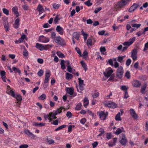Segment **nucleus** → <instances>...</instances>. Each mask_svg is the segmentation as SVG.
Segmentation results:
<instances>
[{
    "label": "nucleus",
    "mask_w": 148,
    "mask_h": 148,
    "mask_svg": "<svg viewBox=\"0 0 148 148\" xmlns=\"http://www.w3.org/2000/svg\"><path fill=\"white\" fill-rule=\"evenodd\" d=\"M47 142L49 144H53L55 143L54 140L51 138L47 139Z\"/></svg>",
    "instance_id": "49530a36"
},
{
    "label": "nucleus",
    "mask_w": 148,
    "mask_h": 148,
    "mask_svg": "<svg viewBox=\"0 0 148 148\" xmlns=\"http://www.w3.org/2000/svg\"><path fill=\"white\" fill-rule=\"evenodd\" d=\"M23 8L25 10H28L29 7L28 5L27 4H25L23 5L22 6Z\"/></svg>",
    "instance_id": "864d4df0"
},
{
    "label": "nucleus",
    "mask_w": 148,
    "mask_h": 148,
    "mask_svg": "<svg viewBox=\"0 0 148 148\" xmlns=\"http://www.w3.org/2000/svg\"><path fill=\"white\" fill-rule=\"evenodd\" d=\"M82 106V103H79L75 107V109L77 110H79L80 109Z\"/></svg>",
    "instance_id": "de8ad7c7"
},
{
    "label": "nucleus",
    "mask_w": 148,
    "mask_h": 148,
    "mask_svg": "<svg viewBox=\"0 0 148 148\" xmlns=\"http://www.w3.org/2000/svg\"><path fill=\"white\" fill-rule=\"evenodd\" d=\"M33 125L36 126L42 127L45 125V123H37L34 122L33 123Z\"/></svg>",
    "instance_id": "c9c22d12"
},
{
    "label": "nucleus",
    "mask_w": 148,
    "mask_h": 148,
    "mask_svg": "<svg viewBox=\"0 0 148 148\" xmlns=\"http://www.w3.org/2000/svg\"><path fill=\"white\" fill-rule=\"evenodd\" d=\"M28 147L27 145H22L19 146V148H27Z\"/></svg>",
    "instance_id": "774afa93"
},
{
    "label": "nucleus",
    "mask_w": 148,
    "mask_h": 148,
    "mask_svg": "<svg viewBox=\"0 0 148 148\" xmlns=\"http://www.w3.org/2000/svg\"><path fill=\"white\" fill-rule=\"evenodd\" d=\"M67 117L69 118H71L72 116V114L70 112H68L66 114Z\"/></svg>",
    "instance_id": "13d9d810"
},
{
    "label": "nucleus",
    "mask_w": 148,
    "mask_h": 148,
    "mask_svg": "<svg viewBox=\"0 0 148 148\" xmlns=\"http://www.w3.org/2000/svg\"><path fill=\"white\" fill-rule=\"evenodd\" d=\"M5 72L4 71H1L0 73L1 75L3 81L5 82Z\"/></svg>",
    "instance_id": "c756f323"
},
{
    "label": "nucleus",
    "mask_w": 148,
    "mask_h": 148,
    "mask_svg": "<svg viewBox=\"0 0 148 148\" xmlns=\"http://www.w3.org/2000/svg\"><path fill=\"white\" fill-rule=\"evenodd\" d=\"M3 13L6 15H8L9 14V11L5 8H3L2 9Z\"/></svg>",
    "instance_id": "09e8293b"
},
{
    "label": "nucleus",
    "mask_w": 148,
    "mask_h": 148,
    "mask_svg": "<svg viewBox=\"0 0 148 148\" xmlns=\"http://www.w3.org/2000/svg\"><path fill=\"white\" fill-rule=\"evenodd\" d=\"M139 5L138 4L134 3L130 8L129 11L130 12H132L135 10L138 7Z\"/></svg>",
    "instance_id": "4468645a"
},
{
    "label": "nucleus",
    "mask_w": 148,
    "mask_h": 148,
    "mask_svg": "<svg viewBox=\"0 0 148 148\" xmlns=\"http://www.w3.org/2000/svg\"><path fill=\"white\" fill-rule=\"evenodd\" d=\"M46 96L45 94H42L38 98V99L40 100H43L46 99Z\"/></svg>",
    "instance_id": "c03bdc74"
},
{
    "label": "nucleus",
    "mask_w": 148,
    "mask_h": 148,
    "mask_svg": "<svg viewBox=\"0 0 148 148\" xmlns=\"http://www.w3.org/2000/svg\"><path fill=\"white\" fill-rule=\"evenodd\" d=\"M3 24L5 29L6 31H8L9 30L10 28L8 21L6 20H4L3 22Z\"/></svg>",
    "instance_id": "4be33fe9"
},
{
    "label": "nucleus",
    "mask_w": 148,
    "mask_h": 148,
    "mask_svg": "<svg viewBox=\"0 0 148 148\" xmlns=\"http://www.w3.org/2000/svg\"><path fill=\"white\" fill-rule=\"evenodd\" d=\"M7 87L8 90L6 91V93L12 97H14L15 94L14 91H13L10 88V86H8Z\"/></svg>",
    "instance_id": "ddd939ff"
},
{
    "label": "nucleus",
    "mask_w": 148,
    "mask_h": 148,
    "mask_svg": "<svg viewBox=\"0 0 148 148\" xmlns=\"http://www.w3.org/2000/svg\"><path fill=\"white\" fill-rule=\"evenodd\" d=\"M121 112H119L118 114L116 115L115 117V119L116 121H120L121 120L120 116L123 114V110H121Z\"/></svg>",
    "instance_id": "6ab92c4d"
},
{
    "label": "nucleus",
    "mask_w": 148,
    "mask_h": 148,
    "mask_svg": "<svg viewBox=\"0 0 148 148\" xmlns=\"http://www.w3.org/2000/svg\"><path fill=\"white\" fill-rule=\"evenodd\" d=\"M132 85L133 86L136 87H138L140 86L141 84L139 81L135 80L133 81Z\"/></svg>",
    "instance_id": "5701e85b"
},
{
    "label": "nucleus",
    "mask_w": 148,
    "mask_h": 148,
    "mask_svg": "<svg viewBox=\"0 0 148 148\" xmlns=\"http://www.w3.org/2000/svg\"><path fill=\"white\" fill-rule=\"evenodd\" d=\"M100 50L102 54L106 55V49L104 47H101L100 49Z\"/></svg>",
    "instance_id": "2f4dec72"
},
{
    "label": "nucleus",
    "mask_w": 148,
    "mask_h": 148,
    "mask_svg": "<svg viewBox=\"0 0 148 148\" xmlns=\"http://www.w3.org/2000/svg\"><path fill=\"white\" fill-rule=\"evenodd\" d=\"M89 101L88 99L87 98H85L83 101V105L86 108L89 104Z\"/></svg>",
    "instance_id": "7c9ffc66"
},
{
    "label": "nucleus",
    "mask_w": 148,
    "mask_h": 148,
    "mask_svg": "<svg viewBox=\"0 0 148 148\" xmlns=\"http://www.w3.org/2000/svg\"><path fill=\"white\" fill-rule=\"evenodd\" d=\"M125 57L126 56L125 55L122 56H119L117 58V61L120 63L122 64L124 63L125 61V60L124 59Z\"/></svg>",
    "instance_id": "412c9836"
},
{
    "label": "nucleus",
    "mask_w": 148,
    "mask_h": 148,
    "mask_svg": "<svg viewBox=\"0 0 148 148\" xmlns=\"http://www.w3.org/2000/svg\"><path fill=\"white\" fill-rule=\"evenodd\" d=\"M43 73L44 72L43 70H40L38 71L37 74L38 76L39 77H41Z\"/></svg>",
    "instance_id": "bf43d9fd"
},
{
    "label": "nucleus",
    "mask_w": 148,
    "mask_h": 148,
    "mask_svg": "<svg viewBox=\"0 0 148 148\" xmlns=\"http://www.w3.org/2000/svg\"><path fill=\"white\" fill-rule=\"evenodd\" d=\"M56 30L58 33L61 35H63L64 32V29L60 25H58L56 27Z\"/></svg>",
    "instance_id": "dca6fc26"
},
{
    "label": "nucleus",
    "mask_w": 148,
    "mask_h": 148,
    "mask_svg": "<svg viewBox=\"0 0 148 148\" xmlns=\"http://www.w3.org/2000/svg\"><path fill=\"white\" fill-rule=\"evenodd\" d=\"M135 37H133L132 38H130L128 41L125 42L123 44L124 46L128 47L132 45L135 40Z\"/></svg>",
    "instance_id": "9d476101"
},
{
    "label": "nucleus",
    "mask_w": 148,
    "mask_h": 148,
    "mask_svg": "<svg viewBox=\"0 0 148 148\" xmlns=\"http://www.w3.org/2000/svg\"><path fill=\"white\" fill-rule=\"evenodd\" d=\"M105 106L108 108H114L117 107V105L111 101H105L104 102Z\"/></svg>",
    "instance_id": "f03ea898"
},
{
    "label": "nucleus",
    "mask_w": 148,
    "mask_h": 148,
    "mask_svg": "<svg viewBox=\"0 0 148 148\" xmlns=\"http://www.w3.org/2000/svg\"><path fill=\"white\" fill-rule=\"evenodd\" d=\"M137 52L136 50H134L132 52L131 57L134 60H135L137 59Z\"/></svg>",
    "instance_id": "aec40b11"
},
{
    "label": "nucleus",
    "mask_w": 148,
    "mask_h": 148,
    "mask_svg": "<svg viewBox=\"0 0 148 148\" xmlns=\"http://www.w3.org/2000/svg\"><path fill=\"white\" fill-rule=\"evenodd\" d=\"M54 40L56 43L62 46H64L65 45L63 39L59 36L55 37Z\"/></svg>",
    "instance_id": "7ed1b4c3"
},
{
    "label": "nucleus",
    "mask_w": 148,
    "mask_h": 148,
    "mask_svg": "<svg viewBox=\"0 0 148 148\" xmlns=\"http://www.w3.org/2000/svg\"><path fill=\"white\" fill-rule=\"evenodd\" d=\"M66 127V125H62L58 128H57L56 129H55V131H57L58 130H60L62 129L65 128Z\"/></svg>",
    "instance_id": "8fccbe9b"
},
{
    "label": "nucleus",
    "mask_w": 148,
    "mask_h": 148,
    "mask_svg": "<svg viewBox=\"0 0 148 148\" xmlns=\"http://www.w3.org/2000/svg\"><path fill=\"white\" fill-rule=\"evenodd\" d=\"M129 111L131 115L134 119H136L138 118V116L137 114L133 109L131 108L130 110Z\"/></svg>",
    "instance_id": "f8f14e48"
},
{
    "label": "nucleus",
    "mask_w": 148,
    "mask_h": 148,
    "mask_svg": "<svg viewBox=\"0 0 148 148\" xmlns=\"http://www.w3.org/2000/svg\"><path fill=\"white\" fill-rule=\"evenodd\" d=\"M64 108L63 107H61L57 109L54 113H55L57 115L61 113L62 112V110Z\"/></svg>",
    "instance_id": "e433bc0d"
},
{
    "label": "nucleus",
    "mask_w": 148,
    "mask_h": 148,
    "mask_svg": "<svg viewBox=\"0 0 148 148\" xmlns=\"http://www.w3.org/2000/svg\"><path fill=\"white\" fill-rule=\"evenodd\" d=\"M123 73V69L122 66L118 67L116 73V76L119 78H121L122 76Z\"/></svg>",
    "instance_id": "0eeeda50"
},
{
    "label": "nucleus",
    "mask_w": 148,
    "mask_h": 148,
    "mask_svg": "<svg viewBox=\"0 0 148 148\" xmlns=\"http://www.w3.org/2000/svg\"><path fill=\"white\" fill-rule=\"evenodd\" d=\"M131 0H121L118 1L115 7L116 11L120 10L123 8L128 5Z\"/></svg>",
    "instance_id": "f257e3e1"
},
{
    "label": "nucleus",
    "mask_w": 148,
    "mask_h": 148,
    "mask_svg": "<svg viewBox=\"0 0 148 148\" xmlns=\"http://www.w3.org/2000/svg\"><path fill=\"white\" fill-rule=\"evenodd\" d=\"M117 140V138H114L113 139V141H111L109 143L108 145L110 147H112L115 145L116 142Z\"/></svg>",
    "instance_id": "c85d7f7f"
},
{
    "label": "nucleus",
    "mask_w": 148,
    "mask_h": 148,
    "mask_svg": "<svg viewBox=\"0 0 148 148\" xmlns=\"http://www.w3.org/2000/svg\"><path fill=\"white\" fill-rule=\"evenodd\" d=\"M146 87V86L145 85L142 87L141 88V92L142 93H144L145 92V90Z\"/></svg>",
    "instance_id": "4d7b16f0"
},
{
    "label": "nucleus",
    "mask_w": 148,
    "mask_h": 148,
    "mask_svg": "<svg viewBox=\"0 0 148 148\" xmlns=\"http://www.w3.org/2000/svg\"><path fill=\"white\" fill-rule=\"evenodd\" d=\"M122 132V131L121 129L119 128H118L115 132V134L116 135H119Z\"/></svg>",
    "instance_id": "5fc2aeb1"
},
{
    "label": "nucleus",
    "mask_w": 148,
    "mask_h": 148,
    "mask_svg": "<svg viewBox=\"0 0 148 148\" xmlns=\"http://www.w3.org/2000/svg\"><path fill=\"white\" fill-rule=\"evenodd\" d=\"M18 8L16 6L14 7L12 9V12L14 13L16 17H18L19 16L18 12Z\"/></svg>",
    "instance_id": "a878e982"
},
{
    "label": "nucleus",
    "mask_w": 148,
    "mask_h": 148,
    "mask_svg": "<svg viewBox=\"0 0 148 148\" xmlns=\"http://www.w3.org/2000/svg\"><path fill=\"white\" fill-rule=\"evenodd\" d=\"M36 9L39 12V14H42L44 12V9L41 4H39L38 5Z\"/></svg>",
    "instance_id": "a211bd4d"
},
{
    "label": "nucleus",
    "mask_w": 148,
    "mask_h": 148,
    "mask_svg": "<svg viewBox=\"0 0 148 148\" xmlns=\"http://www.w3.org/2000/svg\"><path fill=\"white\" fill-rule=\"evenodd\" d=\"M85 4L88 6H90L92 5V3H90V0H88L84 2Z\"/></svg>",
    "instance_id": "603ef678"
},
{
    "label": "nucleus",
    "mask_w": 148,
    "mask_h": 148,
    "mask_svg": "<svg viewBox=\"0 0 148 148\" xmlns=\"http://www.w3.org/2000/svg\"><path fill=\"white\" fill-rule=\"evenodd\" d=\"M131 62V60L130 59H128L126 61V64L127 66H129Z\"/></svg>",
    "instance_id": "052dcab7"
},
{
    "label": "nucleus",
    "mask_w": 148,
    "mask_h": 148,
    "mask_svg": "<svg viewBox=\"0 0 148 148\" xmlns=\"http://www.w3.org/2000/svg\"><path fill=\"white\" fill-rule=\"evenodd\" d=\"M81 64L82 67L84 68V69L85 70V71H86L87 69V68L86 64L83 61H82L81 62Z\"/></svg>",
    "instance_id": "a18cd8bd"
},
{
    "label": "nucleus",
    "mask_w": 148,
    "mask_h": 148,
    "mask_svg": "<svg viewBox=\"0 0 148 148\" xmlns=\"http://www.w3.org/2000/svg\"><path fill=\"white\" fill-rule=\"evenodd\" d=\"M99 95V93L98 92H97L94 93L92 95L93 98H96L98 97Z\"/></svg>",
    "instance_id": "680f3d73"
},
{
    "label": "nucleus",
    "mask_w": 148,
    "mask_h": 148,
    "mask_svg": "<svg viewBox=\"0 0 148 148\" xmlns=\"http://www.w3.org/2000/svg\"><path fill=\"white\" fill-rule=\"evenodd\" d=\"M98 144V142L95 141L92 144V145L93 148H95L97 146Z\"/></svg>",
    "instance_id": "338daca9"
},
{
    "label": "nucleus",
    "mask_w": 148,
    "mask_h": 148,
    "mask_svg": "<svg viewBox=\"0 0 148 148\" xmlns=\"http://www.w3.org/2000/svg\"><path fill=\"white\" fill-rule=\"evenodd\" d=\"M61 5L60 4H56L54 3L53 4L52 6L53 8L55 9H58L60 6Z\"/></svg>",
    "instance_id": "ea45409f"
},
{
    "label": "nucleus",
    "mask_w": 148,
    "mask_h": 148,
    "mask_svg": "<svg viewBox=\"0 0 148 148\" xmlns=\"http://www.w3.org/2000/svg\"><path fill=\"white\" fill-rule=\"evenodd\" d=\"M120 137V139L119 140L120 143L123 145H125L127 142V140L125 135L123 134H122L121 135Z\"/></svg>",
    "instance_id": "423d86ee"
},
{
    "label": "nucleus",
    "mask_w": 148,
    "mask_h": 148,
    "mask_svg": "<svg viewBox=\"0 0 148 148\" xmlns=\"http://www.w3.org/2000/svg\"><path fill=\"white\" fill-rule=\"evenodd\" d=\"M73 38H75L76 39L78 40L79 37V34L77 32H75L73 34Z\"/></svg>",
    "instance_id": "72a5a7b5"
},
{
    "label": "nucleus",
    "mask_w": 148,
    "mask_h": 148,
    "mask_svg": "<svg viewBox=\"0 0 148 148\" xmlns=\"http://www.w3.org/2000/svg\"><path fill=\"white\" fill-rule=\"evenodd\" d=\"M101 10V7H98L95 9L94 12L96 14L97 13L99 12Z\"/></svg>",
    "instance_id": "0e129e2a"
},
{
    "label": "nucleus",
    "mask_w": 148,
    "mask_h": 148,
    "mask_svg": "<svg viewBox=\"0 0 148 148\" xmlns=\"http://www.w3.org/2000/svg\"><path fill=\"white\" fill-rule=\"evenodd\" d=\"M97 114L99 115V118L101 120H105L106 116L108 115L107 114L105 113L103 111L98 112Z\"/></svg>",
    "instance_id": "39448f33"
},
{
    "label": "nucleus",
    "mask_w": 148,
    "mask_h": 148,
    "mask_svg": "<svg viewBox=\"0 0 148 148\" xmlns=\"http://www.w3.org/2000/svg\"><path fill=\"white\" fill-rule=\"evenodd\" d=\"M125 76L127 79H129L130 78V75L129 71H126L125 74Z\"/></svg>",
    "instance_id": "3c124183"
},
{
    "label": "nucleus",
    "mask_w": 148,
    "mask_h": 148,
    "mask_svg": "<svg viewBox=\"0 0 148 148\" xmlns=\"http://www.w3.org/2000/svg\"><path fill=\"white\" fill-rule=\"evenodd\" d=\"M25 38V35L23 34V35H22L21 38L19 39V41H20V42H23Z\"/></svg>",
    "instance_id": "6e6d98bb"
},
{
    "label": "nucleus",
    "mask_w": 148,
    "mask_h": 148,
    "mask_svg": "<svg viewBox=\"0 0 148 148\" xmlns=\"http://www.w3.org/2000/svg\"><path fill=\"white\" fill-rule=\"evenodd\" d=\"M60 65L61 66V69L64 70L66 69L65 66V61L64 60H62L60 62Z\"/></svg>",
    "instance_id": "a19ab883"
},
{
    "label": "nucleus",
    "mask_w": 148,
    "mask_h": 148,
    "mask_svg": "<svg viewBox=\"0 0 148 148\" xmlns=\"http://www.w3.org/2000/svg\"><path fill=\"white\" fill-rule=\"evenodd\" d=\"M60 19L59 18L58 16L57 15L55 18L54 23H57L58 21Z\"/></svg>",
    "instance_id": "e2e57ef3"
},
{
    "label": "nucleus",
    "mask_w": 148,
    "mask_h": 148,
    "mask_svg": "<svg viewBox=\"0 0 148 148\" xmlns=\"http://www.w3.org/2000/svg\"><path fill=\"white\" fill-rule=\"evenodd\" d=\"M19 21L20 20L18 18L16 20L15 23L13 25V26L15 28L17 29L19 25Z\"/></svg>",
    "instance_id": "bb28decb"
},
{
    "label": "nucleus",
    "mask_w": 148,
    "mask_h": 148,
    "mask_svg": "<svg viewBox=\"0 0 148 148\" xmlns=\"http://www.w3.org/2000/svg\"><path fill=\"white\" fill-rule=\"evenodd\" d=\"M73 77V75L71 74L66 73V78L67 80H69Z\"/></svg>",
    "instance_id": "473e14b6"
},
{
    "label": "nucleus",
    "mask_w": 148,
    "mask_h": 148,
    "mask_svg": "<svg viewBox=\"0 0 148 148\" xmlns=\"http://www.w3.org/2000/svg\"><path fill=\"white\" fill-rule=\"evenodd\" d=\"M45 78L44 80L45 83H48L49 80V78L51 76V73L49 71H47L45 72Z\"/></svg>",
    "instance_id": "6e6552de"
},
{
    "label": "nucleus",
    "mask_w": 148,
    "mask_h": 148,
    "mask_svg": "<svg viewBox=\"0 0 148 148\" xmlns=\"http://www.w3.org/2000/svg\"><path fill=\"white\" fill-rule=\"evenodd\" d=\"M36 47L37 49H39V50L42 51L45 50V48H47V45H43L42 44H41L38 43H37L36 44Z\"/></svg>",
    "instance_id": "9b49d317"
},
{
    "label": "nucleus",
    "mask_w": 148,
    "mask_h": 148,
    "mask_svg": "<svg viewBox=\"0 0 148 148\" xmlns=\"http://www.w3.org/2000/svg\"><path fill=\"white\" fill-rule=\"evenodd\" d=\"M24 132L28 136L32 138L36 137V136L34 135L32 132L28 130H25L24 131Z\"/></svg>",
    "instance_id": "2eb2a0df"
},
{
    "label": "nucleus",
    "mask_w": 148,
    "mask_h": 148,
    "mask_svg": "<svg viewBox=\"0 0 148 148\" xmlns=\"http://www.w3.org/2000/svg\"><path fill=\"white\" fill-rule=\"evenodd\" d=\"M14 97L18 101L17 103L19 104L21 103V101L22 100V97L20 95H15V97Z\"/></svg>",
    "instance_id": "cd10ccee"
},
{
    "label": "nucleus",
    "mask_w": 148,
    "mask_h": 148,
    "mask_svg": "<svg viewBox=\"0 0 148 148\" xmlns=\"http://www.w3.org/2000/svg\"><path fill=\"white\" fill-rule=\"evenodd\" d=\"M147 49H148V41L145 44L143 50L145 51Z\"/></svg>",
    "instance_id": "69168bd1"
},
{
    "label": "nucleus",
    "mask_w": 148,
    "mask_h": 148,
    "mask_svg": "<svg viewBox=\"0 0 148 148\" xmlns=\"http://www.w3.org/2000/svg\"><path fill=\"white\" fill-rule=\"evenodd\" d=\"M57 55L58 56L59 58H64L65 57L64 56L63 54L61 53L60 51H58L56 53Z\"/></svg>",
    "instance_id": "37998d69"
},
{
    "label": "nucleus",
    "mask_w": 148,
    "mask_h": 148,
    "mask_svg": "<svg viewBox=\"0 0 148 148\" xmlns=\"http://www.w3.org/2000/svg\"><path fill=\"white\" fill-rule=\"evenodd\" d=\"M92 40L90 39H88L87 41V45L88 46L90 47L92 45Z\"/></svg>",
    "instance_id": "79ce46f5"
},
{
    "label": "nucleus",
    "mask_w": 148,
    "mask_h": 148,
    "mask_svg": "<svg viewBox=\"0 0 148 148\" xmlns=\"http://www.w3.org/2000/svg\"><path fill=\"white\" fill-rule=\"evenodd\" d=\"M81 33L82 35L84 36V41H86V40L88 36V34H87L85 33L82 29L81 31Z\"/></svg>",
    "instance_id": "58836bf2"
},
{
    "label": "nucleus",
    "mask_w": 148,
    "mask_h": 148,
    "mask_svg": "<svg viewBox=\"0 0 148 148\" xmlns=\"http://www.w3.org/2000/svg\"><path fill=\"white\" fill-rule=\"evenodd\" d=\"M113 60L115 62L114 64V66L115 68H118L119 66V63L116 61L117 58H114L113 59Z\"/></svg>",
    "instance_id": "f704fd0d"
},
{
    "label": "nucleus",
    "mask_w": 148,
    "mask_h": 148,
    "mask_svg": "<svg viewBox=\"0 0 148 148\" xmlns=\"http://www.w3.org/2000/svg\"><path fill=\"white\" fill-rule=\"evenodd\" d=\"M12 69L14 71L15 73H18L19 74L21 73V71L20 70L15 67H13L12 68Z\"/></svg>",
    "instance_id": "4c0bfd02"
},
{
    "label": "nucleus",
    "mask_w": 148,
    "mask_h": 148,
    "mask_svg": "<svg viewBox=\"0 0 148 148\" xmlns=\"http://www.w3.org/2000/svg\"><path fill=\"white\" fill-rule=\"evenodd\" d=\"M66 90L68 93L71 95H73L74 92V89L72 88H67L66 89Z\"/></svg>",
    "instance_id": "b1692460"
},
{
    "label": "nucleus",
    "mask_w": 148,
    "mask_h": 148,
    "mask_svg": "<svg viewBox=\"0 0 148 148\" xmlns=\"http://www.w3.org/2000/svg\"><path fill=\"white\" fill-rule=\"evenodd\" d=\"M113 71L111 67H109L106 69V71L104 72L103 74L107 78L109 77L113 73Z\"/></svg>",
    "instance_id": "20e7f679"
},
{
    "label": "nucleus",
    "mask_w": 148,
    "mask_h": 148,
    "mask_svg": "<svg viewBox=\"0 0 148 148\" xmlns=\"http://www.w3.org/2000/svg\"><path fill=\"white\" fill-rule=\"evenodd\" d=\"M49 118L48 120H49V122L53 121L54 119H56V117L55 116L56 115L54 112H50L49 113Z\"/></svg>",
    "instance_id": "f3484780"
},
{
    "label": "nucleus",
    "mask_w": 148,
    "mask_h": 148,
    "mask_svg": "<svg viewBox=\"0 0 148 148\" xmlns=\"http://www.w3.org/2000/svg\"><path fill=\"white\" fill-rule=\"evenodd\" d=\"M49 40V39L47 37H45L43 36H41L39 38V41L42 43H46L48 42Z\"/></svg>",
    "instance_id": "1a4fd4ad"
},
{
    "label": "nucleus",
    "mask_w": 148,
    "mask_h": 148,
    "mask_svg": "<svg viewBox=\"0 0 148 148\" xmlns=\"http://www.w3.org/2000/svg\"><path fill=\"white\" fill-rule=\"evenodd\" d=\"M136 22V20H132L131 21V22L132 23L131 24V26L132 27H136V28H138L140 27L141 26V24L133 23V22Z\"/></svg>",
    "instance_id": "393cba45"
}]
</instances>
